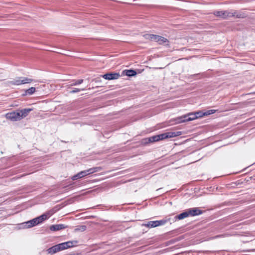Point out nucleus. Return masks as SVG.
Returning a JSON list of instances; mask_svg holds the SVG:
<instances>
[{
    "instance_id": "1",
    "label": "nucleus",
    "mask_w": 255,
    "mask_h": 255,
    "mask_svg": "<svg viewBox=\"0 0 255 255\" xmlns=\"http://www.w3.org/2000/svg\"><path fill=\"white\" fill-rule=\"evenodd\" d=\"M144 37L146 39L158 42L160 44L167 42V45H168L169 40L167 38L159 35L152 34H146L144 35Z\"/></svg>"
},
{
    "instance_id": "2",
    "label": "nucleus",
    "mask_w": 255,
    "mask_h": 255,
    "mask_svg": "<svg viewBox=\"0 0 255 255\" xmlns=\"http://www.w3.org/2000/svg\"><path fill=\"white\" fill-rule=\"evenodd\" d=\"M101 169L100 167H93L91 168H90L87 170H85L84 171H82L79 173H78L77 174L74 175L72 177V179L73 180H75L81 178L82 177H84L88 175L91 174L92 173H93L94 172L98 171Z\"/></svg>"
},
{
    "instance_id": "3",
    "label": "nucleus",
    "mask_w": 255,
    "mask_h": 255,
    "mask_svg": "<svg viewBox=\"0 0 255 255\" xmlns=\"http://www.w3.org/2000/svg\"><path fill=\"white\" fill-rule=\"evenodd\" d=\"M33 81V79L26 77H18L16 79H14L8 82L10 85H20L27 83H30Z\"/></svg>"
},
{
    "instance_id": "4",
    "label": "nucleus",
    "mask_w": 255,
    "mask_h": 255,
    "mask_svg": "<svg viewBox=\"0 0 255 255\" xmlns=\"http://www.w3.org/2000/svg\"><path fill=\"white\" fill-rule=\"evenodd\" d=\"M181 134V131H169L165 132L162 134H158L159 140H163L164 139L176 137Z\"/></svg>"
},
{
    "instance_id": "5",
    "label": "nucleus",
    "mask_w": 255,
    "mask_h": 255,
    "mask_svg": "<svg viewBox=\"0 0 255 255\" xmlns=\"http://www.w3.org/2000/svg\"><path fill=\"white\" fill-rule=\"evenodd\" d=\"M5 117L11 121H17L21 120L19 110L7 113L5 115Z\"/></svg>"
},
{
    "instance_id": "6",
    "label": "nucleus",
    "mask_w": 255,
    "mask_h": 255,
    "mask_svg": "<svg viewBox=\"0 0 255 255\" xmlns=\"http://www.w3.org/2000/svg\"><path fill=\"white\" fill-rule=\"evenodd\" d=\"M213 14L217 17H219L223 19H227L228 17H231L233 15L231 14V11L228 10H216L213 12Z\"/></svg>"
},
{
    "instance_id": "7",
    "label": "nucleus",
    "mask_w": 255,
    "mask_h": 255,
    "mask_svg": "<svg viewBox=\"0 0 255 255\" xmlns=\"http://www.w3.org/2000/svg\"><path fill=\"white\" fill-rule=\"evenodd\" d=\"M78 242L77 241L74 240L59 244L60 251H62L74 247L76 245V244H78Z\"/></svg>"
},
{
    "instance_id": "8",
    "label": "nucleus",
    "mask_w": 255,
    "mask_h": 255,
    "mask_svg": "<svg viewBox=\"0 0 255 255\" xmlns=\"http://www.w3.org/2000/svg\"><path fill=\"white\" fill-rule=\"evenodd\" d=\"M100 76L106 80H112L118 79L120 77V75L119 73L109 72L106 73L105 74L102 75Z\"/></svg>"
},
{
    "instance_id": "9",
    "label": "nucleus",
    "mask_w": 255,
    "mask_h": 255,
    "mask_svg": "<svg viewBox=\"0 0 255 255\" xmlns=\"http://www.w3.org/2000/svg\"><path fill=\"white\" fill-rule=\"evenodd\" d=\"M231 14L233 15L232 17L235 16L238 18H245L248 15L245 11H238L237 10H233V11H231Z\"/></svg>"
},
{
    "instance_id": "10",
    "label": "nucleus",
    "mask_w": 255,
    "mask_h": 255,
    "mask_svg": "<svg viewBox=\"0 0 255 255\" xmlns=\"http://www.w3.org/2000/svg\"><path fill=\"white\" fill-rule=\"evenodd\" d=\"M189 216H198L203 213V211L197 208H190L187 210Z\"/></svg>"
},
{
    "instance_id": "11",
    "label": "nucleus",
    "mask_w": 255,
    "mask_h": 255,
    "mask_svg": "<svg viewBox=\"0 0 255 255\" xmlns=\"http://www.w3.org/2000/svg\"><path fill=\"white\" fill-rule=\"evenodd\" d=\"M67 227V226L64 224L53 225L50 227V230L52 231H57L65 229Z\"/></svg>"
},
{
    "instance_id": "12",
    "label": "nucleus",
    "mask_w": 255,
    "mask_h": 255,
    "mask_svg": "<svg viewBox=\"0 0 255 255\" xmlns=\"http://www.w3.org/2000/svg\"><path fill=\"white\" fill-rule=\"evenodd\" d=\"M61 251L59 244L52 246V247L48 249L47 252L48 254L53 255L58 252Z\"/></svg>"
},
{
    "instance_id": "13",
    "label": "nucleus",
    "mask_w": 255,
    "mask_h": 255,
    "mask_svg": "<svg viewBox=\"0 0 255 255\" xmlns=\"http://www.w3.org/2000/svg\"><path fill=\"white\" fill-rule=\"evenodd\" d=\"M32 111V109L31 108H25L21 110H19V112L20 113L21 119L26 117L28 115V114Z\"/></svg>"
},
{
    "instance_id": "14",
    "label": "nucleus",
    "mask_w": 255,
    "mask_h": 255,
    "mask_svg": "<svg viewBox=\"0 0 255 255\" xmlns=\"http://www.w3.org/2000/svg\"><path fill=\"white\" fill-rule=\"evenodd\" d=\"M188 118H189L188 114L178 117L176 119V123H182L190 121V120H188Z\"/></svg>"
},
{
    "instance_id": "15",
    "label": "nucleus",
    "mask_w": 255,
    "mask_h": 255,
    "mask_svg": "<svg viewBox=\"0 0 255 255\" xmlns=\"http://www.w3.org/2000/svg\"><path fill=\"white\" fill-rule=\"evenodd\" d=\"M188 217H189V214H188L187 211L186 210L180 213V214L176 215L175 216L174 218L175 220H181Z\"/></svg>"
},
{
    "instance_id": "16",
    "label": "nucleus",
    "mask_w": 255,
    "mask_h": 255,
    "mask_svg": "<svg viewBox=\"0 0 255 255\" xmlns=\"http://www.w3.org/2000/svg\"><path fill=\"white\" fill-rule=\"evenodd\" d=\"M142 226L146 227L148 228L156 227V221H148L146 223L142 224Z\"/></svg>"
},
{
    "instance_id": "17",
    "label": "nucleus",
    "mask_w": 255,
    "mask_h": 255,
    "mask_svg": "<svg viewBox=\"0 0 255 255\" xmlns=\"http://www.w3.org/2000/svg\"><path fill=\"white\" fill-rule=\"evenodd\" d=\"M124 72H125L126 75L129 77L134 76L137 74L136 71L133 69L126 70Z\"/></svg>"
},
{
    "instance_id": "18",
    "label": "nucleus",
    "mask_w": 255,
    "mask_h": 255,
    "mask_svg": "<svg viewBox=\"0 0 255 255\" xmlns=\"http://www.w3.org/2000/svg\"><path fill=\"white\" fill-rule=\"evenodd\" d=\"M38 217V219L39 221H40V223H41L43 221L46 220L49 217V213H46L43 214L41 216H39Z\"/></svg>"
},
{
    "instance_id": "19",
    "label": "nucleus",
    "mask_w": 255,
    "mask_h": 255,
    "mask_svg": "<svg viewBox=\"0 0 255 255\" xmlns=\"http://www.w3.org/2000/svg\"><path fill=\"white\" fill-rule=\"evenodd\" d=\"M169 220H170L169 218H168V219L165 218V219H163L161 220L156 221V226H157V227H158V226H159L161 225H163L165 224H166L167 222L169 221Z\"/></svg>"
},
{
    "instance_id": "20",
    "label": "nucleus",
    "mask_w": 255,
    "mask_h": 255,
    "mask_svg": "<svg viewBox=\"0 0 255 255\" xmlns=\"http://www.w3.org/2000/svg\"><path fill=\"white\" fill-rule=\"evenodd\" d=\"M35 91V88L34 87H31L27 90H26L25 91V94H24V95H31L32 94H33Z\"/></svg>"
},
{
    "instance_id": "21",
    "label": "nucleus",
    "mask_w": 255,
    "mask_h": 255,
    "mask_svg": "<svg viewBox=\"0 0 255 255\" xmlns=\"http://www.w3.org/2000/svg\"><path fill=\"white\" fill-rule=\"evenodd\" d=\"M141 144L142 145H146L149 143H151V140L149 137L143 138L141 141Z\"/></svg>"
},
{
    "instance_id": "22",
    "label": "nucleus",
    "mask_w": 255,
    "mask_h": 255,
    "mask_svg": "<svg viewBox=\"0 0 255 255\" xmlns=\"http://www.w3.org/2000/svg\"><path fill=\"white\" fill-rule=\"evenodd\" d=\"M83 82V79H78V80L74 81L71 84H70V85L71 86H76V85L81 84Z\"/></svg>"
},
{
    "instance_id": "23",
    "label": "nucleus",
    "mask_w": 255,
    "mask_h": 255,
    "mask_svg": "<svg viewBox=\"0 0 255 255\" xmlns=\"http://www.w3.org/2000/svg\"><path fill=\"white\" fill-rule=\"evenodd\" d=\"M196 116V119L198 118H200L204 116V112L202 111H198L195 112Z\"/></svg>"
},
{
    "instance_id": "24",
    "label": "nucleus",
    "mask_w": 255,
    "mask_h": 255,
    "mask_svg": "<svg viewBox=\"0 0 255 255\" xmlns=\"http://www.w3.org/2000/svg\"><path fill=\"white\" fill-rule=\"evenodd\" d=\"M22 225H23L24 226L23 227L25 228H30L33 227V226L32 225V224L30 220L23 223Z\"/></svg>"
},
{
    "instance_id": "25",
    "label": "nucleus",
    "mask_w": 255,
    "mask_h": 255,
    "mask_svg": "<svg viewBox=\"0 0 255 255\" xmlns=\"http://www.w3.org/2000/svg\"><path fill=\"white\" fill-rule=\"evenodd\" d=\"M30 221H31L33 227L40 223V221L38 219V217L35 218Z\"/></svg>"
},
{
    "instance_id": "26",
    "label": "nucleus",
    "mask_w": 255,
    "mask_h": 255,
    "mask_svg": "<svg viewBox=\"0 0 255 255\" xmlns=\"http://www.w3.org/2000/svg\"><path fill=\"white\" fill-rule=\"evenodd\" d=\"M216 112L215 110H209L207 111H206L204 112V116H209L210 115H212L213 114H214Z\"/></svg>"
},
{
    "instance_id": "27",
    "label": "nucleus",
    "mask_w": 255,
    "mask_h": 255,
    "mask_svg": "<svg viewBox=\"0 0 255 255\" xmlns=\"http://www.w3.org/2000/svg\"><path fill=\"white\" fill-rule=\"evenodd\" d=\"M158 137H159L158 136V135L149 137L150 139L151 140V143L159 141V138Z\"/></svg>"
},
{
    "instance_id": "28",
    "label": "nucleus",
    "mask_w": 255,
    "mask_h": 255,
    "mask_svg": "<svg viewBox=\"0 0 255 255\" xmlns=\"http://www.w3.org/2000/svg\"><path fill=\"white\" fill-rule=\"evenodd\" d=\"M189 118H188V120H190V121L194 120L196 119V116L195 113H190L188 114Z\"/></svg>"
},
{
    "instance_id": "29",
    "label": "nucleus",
    "mask_w": 255,
    "mask_h": 255,
    "mask_svg": "<svg viewBox=\"0 0 255 255\" xmlns=\"http://www.w3.org/2000/svg\"><path fill=\"white\" fill-rule=\"evenodd\" d=\"M81 90H84V89H80L75 88L72 91H71L69 93H71V94H73V93L79 92Z\"/></svg>"
},
{
    "instance_id": "30",
    "label": "nucleus",
    "mask_w": 255,
    "mask_h": 255,
    "mask_svg": "<svg viewBox=\"0 0 255 255\" xmlns=\"http://www.w3.org/2000/svg\"><path fill=\"white\" fill-rule=\"evenodd\" d=\"M86 226L84 225H82L80 226V228L78 229L79 230H81L82 231H84L86 230Z\"/></svg>"
}]
</instances>
